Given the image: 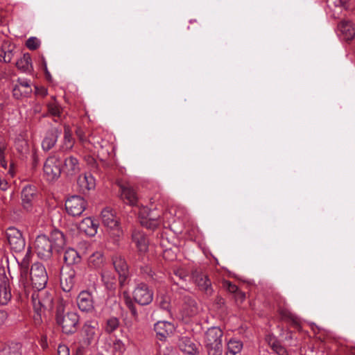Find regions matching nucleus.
Here are the masks:
<instances>
[{
	"instance_id": "1",
	"label": "nucleus",
	"mask_w": 355,
	"mask_h": 355,
	"mask_svg": "<svg viewBox=\"0 0 355 355\" xmlns=\"http://www.w3.org/2000/svg\"><path fill=\"white\" fill-rule=\"evenodd\" d=\"M65 244L64 234L56 229L49 236L38 235L35 240L34 248L38 257L46 261L51 258L53 252H60Z\"/></svg>"
},
{
	"instance_id": "2",
	"label": "nucleus",
	"mask_w": 355,
	"mask_h": 355,
	"mask_svg": "<svg viewBox=\"0 0 355 355\" xmlns=\"http://www.w3.org/2000/svg\"><path fill=\"white\" fill-rule=\"evenodd\" d=\"M55 319L56 324L61 327L64 334L72 335L76 332L80 316L75 311H66L64 303L60 302L57 304Z\"/></svg>"
},
{
	"instance_id": "3",
	"label": "nucleus",
	"mask_w": 355,
	"mask_h": 355,
	"mask_svg": "<svg viewBox=\"0 0 355 355\" xmlns=\"http://www.w3.org/2000/svg\"><path fill=\"white\" fill-rule=\"evenodd\" d=\"M62 159L57 154H53L46 159L43 167L44 175L46 180L53 182L60 178L62 172Z\"/></svg>"
},
{
	"instance_id": "4",
	"label": "nucleus",
	"mask_w": 355,
	"mask_h": 355,
	"mask_svg": "<svg viewBox=\"0 0 355 355\" xmlns=\"http://www.w3.org/2000/svg\"><path fill=\"white\" fill-rule=\"evenodd\" d=\"M30 279L33 288L38 291L44 289L48 281L45 267L40 263H35L30 270Z\"/></svg>"
},
{
	"instance_id": "5",
	"label": "nucleus",
	"mask_w": 355,
	"mask_h": 355,
	"mask_svg": "<svg viewBox=\"0 0 355 355\" xmlns=\"http://www.w3.org/2000/svg\"><path fill=\"white\" fill-rule=\"evenodd\" d=\"M101 220L104 226L110 230V234L114 237H120L123 232L121 229L119 220L113 211L106 207L101 211Z\"/></svg>"
},
{
	"instance_id": "6",
	"label": "nucleus",
	"mask_w": 355,
	"mask_h": 355,
	"mask_svg": "<svg viewBox=\"0 0 355 355\" xmlns=\"http://www.w3.org/2000/svg\"><path fill=\"white\" fill-rule=\"evenodd\" d=\"M112 262L115 271L119 275V284L121 288L128 284L130 277L129 266L124 257L115 254L112 257Z\"/></svg>"
},
{
	"instance_id": "7",
	"label": "nucleus",
	"mask_w": 355,
	"mask_h": 355,
	"mask_svg": "<svg viewBox=\"0 0 355 355\" xmlns=\"http://www.w3.org/2000/svg\"><path fill=\"white\" fill-rule=\"evenodd\" d=\"M153 291L144 283H138L132 292L134 301L141 306L150 304L153 300Z\"/></svg>"
},
{
	"instance_id": "8",
	"label": "nucleus",
	"mask_w": 355,
	"mask_h": 355,
	"mask_svg": "<svg viewBox=\"0 0 355 355\" xmlns=\"http://www.w3.org/2000/svg\"><path fill=\"white\" fill-rule=\"evenodd\" d=\"M87 202L85 198L80 196H71L65 202V209L69 215L80 216L86 209Z\"/></svg>"
},
{
	"instance_id": "9",
	"label": "nucleus",
	"mask_w": 355,
	"mask_h": 355,
	"mask_svg": "<svg viewBox=\"0 0 355 355\" xmlns=\"http://www.w3.org/2000/svg\"><path fill=\"white\" fill-rule=\"evenodd\" d=\"M7 240L10 249L15 252L22 251L26 245L22 233L14 227H10L6 232Z\"/></svg>"
},
{
	"instance_id": "10",
	"label": "nucleus",
	"mask_w": 355,
	"mask_h": 355,
	"mask_svg": "<svg viewBox=\"0 0 355 355\" xmlns=\"http://www.w3.org/2000/svg\"><path fill=\"white\" fill-rule=\"evenodd\" d=\"M98 329V322L96 321H86L80 330V345L83 347H88L95 340L96 337V331Z\"/></svg>"
},
{
	"instance_id": "11",
	"label": "nucleus",
	"mask_w": 355,
	"mask_h": 355,
	"mask_svg": "<svg viewBox=\"0 0 355 355\" xmlns=\"http://www.w3.org/2000/svg\"><path fill=\"white\" fill-rule=\"evenodd\" d=\"M76 303L82 312L92 313L94 310V297L92 292L88 290L80 292L76 298Z\"/></svg>"
},
{
	"instance_id": "12",
	"label": "nucleus",
	"mask_w": 355,
	"mask_h": 355,
	"mask_svg": "<svg viewBox=\"0 0 355 355\" xmlns=\"http://www.w3.org/2000/svg\"><path fill=\"white\" fill-rule=\"evenodd\" d=\"M193 277L199 289L202 291L206 296L210 297L213 295L214 289L212 288L211 282L207 274L200 271H195L193 273Z\"/></svg>"
},
{
	"instance_id": "13",
	"label": "nucleus",
	"mask_w": 355,
	"mask_h": 355,
	"mask_svg": "<svg viewBox=\"0 0 355 355\" xmlns=\"http://www.w3.org/2000/svg\"><path fill=\"white\" fill-rule=\"evenodd\" d=\"M62 134V130L59 128H51L45 134L42 141V148L44 151L50 150L55 145L58 137Z\"/></svg>"
},
{
	"instance_id": "14",
	"label": "nucleus",
	"mask_w": 355,
	"mask_h": 355,
	"mask_svg": "<svg viewBox=\"0 0 355 355\" xmlns=\"http://www.w3.org/2000/svg\"><path fill=\"white\" fill-rule=\"evenodd\" d=\"M36 193V189L34 186L26 185L21 191V205L23 208L28 212L33 210V204Z\"/></svg>"
},
{
	"instance_id": "15",
	"label": "nucleus",
	"mask_w": 355,
	"mask_h": 355,
	"mask_svg": "<svg viewBox=\"0 0 355 355\" xmlns=\"http://www.w3.org/2000/svg\"><path fill=\"white\" fill-rule=\"evenodd\" d=\"M175 330L173 324L166 321H158L154 325V331L159 340H165Z\"/></svg>"
},
{
	"instance_id": "16",
	"label": "nucleus",
	"mask_w": 355,
	"mask_h": 355,
	"mask_svg": "<svg viewBox=\"0 0 355 355\" xmlns=\"http://www.w3.org/2000/svg\"><path fill=\"white\" fill-rule=\"evenodd\" d=\"M62 171L67 177L75 176L80 171L79 161L73 156H69L64 158Z\"/></svg>"
},
{
	"instance_id": "17",
	"label": "nucleus",
	"mask_w": 355,
	"mask_h": 355,
	"mask_svg": "<svg viewBox=\"0 0 355 355\" xmlns=\"http://www.w3.org/2000/svg\"><path fill=\"white\" fill-rule=\"evenodd\" d=\"M223 331L218 327L209 328L205 332L204 343L206 345H222Z\"/></svg>"
},
{
	"instance_id": "18",
	"label": "nucleus",
	"mask_w": 355,
	"mask_h": 355,
	"mask_svg": "<svg viewBox=\"0 0 355 355\" xmlns=\"http://www.w3.org/2000/svg\"><path fill=\"white\" fill-rule=\"evenodd\" d=\"M178 345L181 351L189 355H196L198 353L197 344L189 336H181Z\"/></svg>"
},
{
	"instance_id": "19",
	"label": "nucleus",
	"mask_w": 355,
	"mask_h": 355,
	"mask_svg": "<svg viewBox=\"0 0 355 355\" xmlns=\"http://www.w3.org/2000/svg\"><path fill=\"white\" fill-rule=\"evenodd\" d=\"M76 283V272L72 268H69L68 271L62 272L60 278V284L64 292H69L73 288Z\"/></svg>"
},
{
	"instance_id": "20",
	"label": "nucleus",
	"mask_w": 355,
	"mask_h": 355,
	"mask_svg": "<svg viewBox=\"0 0 355 355\" xmlns=\"http://www.w3.org/2000/svg\"><path fill=\"white\" fill-rule=\"evenodd\" d=\"M121 199L131 206H136L138 202V197L135 190L128 184H120Z\"/></svg>"
},
{
	"instance_id": "21",
	"label": "nucleus",
	"mask_w": 355,
	"mask_h": 355,
	"mask_svg": "<svg viewBox=\"0 0 355 355\" xmlns=\"http://www.w3.org/2000/svg\"><path fill=\"white\" fill-rule=\"evenodd\" d=\"M80 191L85 193L94 189L96 182L94 178L91 174H84L78 177L77 181Z\"/></svg>"
},
{
	"instance_id": "22",
	"label": "nucleus",
	"mask_w": 355,
	"mask_h": 355,
	"mask_svg": "<svg viewBox=\"0 0 355 355\" xmlns=\"http://www.w3.org/2000/svg\"><path fill=\"white\" fill-rule=\"evenodd\" d=\"M79 228L81 231H83L86 234L93 236L97 232L98 225L94 220L90 218L87 217L84 218L79 225Z\"/></svg>"
},
{
	"instance_id": "23",
	"label": "nucleus",
	"mask_w": 355,
	"mask_h": 355,
	"mask_svg": "<svg viewBox=\"0 0 355 355\" xmlns=\"http://www.w3.org/2000/svg\"><path fill=\"white\" fill-rule=\"evenodd\" d=\"M132 238L139 252H145L147 251L148 241L144 233L135 230L132 232Z\"/></svg>"
},
{
	"instance_id": "24",
	"label": "nucleus",
	"mask_w": 355,
	"mask_h": 355,
	"mask_svg": "<svg viewBox=\"0 0 355 355\" xmlns=\"http://www.w3.org/2000/svg\"><path fill=\"white\" fill-rule=\"evenodd\" d=\"M15 46L14 44L11 43L8 40H4L2 42L0 57L3 58V61L4 62L8 63L10 62L12 57H13V51Z\"/></svg>"
},
{
	"instance_id": "25",
	"label": "nucleus",
	"mask_w": 355,
	"mask_h": 355,
	"mask_svg": "<svg viewBox=\"0 0 355 355\" xmlns=\"http://www.w3.org/2000/svg\"><path fill=\"white\" fill-rule=\"evenodd\" d=\"M12 294L9 282L7 279L0 283V304L6 305L11 300Z\"/></svg>"
},
{
	"instance_id": "26",
	"label": "nucleus",
	"mask_w": 355,
	"mask_h": 355,
	"mask_svg": "<svg viewBox=\"0 0 355 355\" xmlns=\"http://www.w3.org/2000/svg\"><path fill=\"white\" fill-rule=\"evenodd\" d=\"M338 27L345 40H351L355 37V28L351 21H342Z\"/></svg>"
},
{
	"instance_id": "27",
	"label": "nucleus",
	"mask_w": 355,
	"mask_h": 355,
	"mask_svg": "<svg viewBox=\"0 0 355 355\" xmlns=\"http://www.w3.org/2000/svg\"><path fill=\"white\" fill-rule=\"evenodd\" d=\"M182 309L187 316H193L198 312V304L194 299L190 297H186L184 298Z\"/></svg>"
},
{
	"instance_id": "28",
	"label": "nucleus",
	"mask_w": 355,
	"mask_h": 355,
	"mask_svg": "<svg viewBox=\"0 0 355 355\" xmlns=\"http://www.w3.org/2000/svg\"><path fill=\"white\" fill-rule=\"evenodd\" d=\"M121 327V322L119 318L110 316L105 320L103 329L107 334H112Z\"/></svg>"
},
{
	"instance_id": "29",
	"label": "nucleus",
	"mask_w": 355,
	"mask_h": 355,
	"mask_svg": "<svg viewBox=\"0 0 355 355\" xmlns=\"http://www.w3.org/2000/svg\"><path fill=\"white\" fill-rule=\"evenodd\" d=\"M52 101L49 102L46 105L48 112L49 114L57 119H54V121L58 122V119H60L62 113V108L60 106V105L57 102L55 96H51Z\"/></svg>"
},
{
	"instance_id": "30",
	"label": "nucleus",
	"mask_w": 355,
	"mask_h": 355,
	"mask_svg": "<svg viewBox=\"0 0 355 355\" xmlns=\"http://www.w3.org/2000/svg\"><path fill=\"white\" fill-rule=\"evenodd\" d=\"M101 279L107 290L113 291L116 286V279L115 275L107 270L101 272Z\"/></svg>"
},
{
	"instance_id": "31",
	"label": "nucleus",
	"mask_w": 355,
	"mask_h": 355,
	"mask_svg": "<svg viewBox=\"0 0 355 355\" xmlns=\"http://www.w3.org/2000/svg\"><path fill=\"white\" fill-rule=\"evenodd\" d=\"M243 343L236 338L230 339L227 344L226 355H236L241 352L243 349Z\"/></svg>"
},
{
	"instance_id": "32",
	"label": "nucleus",
	"mask_w": 355,
	"mask_h": 355,
	"mask_svg": "<svg viewBox=\"0 0 355 355\" xmlns=\"http://www.w3.org/2000/svg\"><path fill=\"white\" fill-rule=\"evenodd\" d=\"M74 144L73 139L72 138L71 132L70 131L69 127L65 125L64 126V134L63 141L62 144L60 146V150L61 151H67L71 150Z\"/></svg>"
},
{
	"instance_id": "33",
	"label": "nucleus",
	"mask_w": 355,
	"mask_h": 355,
	"mask_svg": "<svg viewBox=\"0 0 355 355\" xmlns=\"http://www.w3.org/2000/svg\"><path fill=\"white\" fill-rule=\"evenodd\" d=\"M21 346L18 343L4 345L0 350V355H21Z\"/></svg>"
},
{
	"instance_id": "34",
	"label": "nucleus",
	"mask_w": 355,
	"mask_h": 355,
	"mask_svg": "<svg viewBox=\"0 0 355 355\" xmlns=\"http://www.w3.org/2000/svg\"><path fill=\"white\" fill-rule=\"evenodd\" d=\"M64 261L67 265H73L80 261L81 257L73 248H68L64 253Z\"/></svg>"
},
{
	"instance_id": "35",
	"label": "nucleus",
	"mask_w": 355,
	"mask_h": 355,
	"mask_svg": "<svg viewBox=\"0 0 355 355\" xmlns=\"http://www.w3.org/2000/svg\"><path fill=\"white\" fill-rule=\"evenodd\" d=\"M17 67L23 71H30L32 69L31 58L29 53H24L16 62Z\"/></svg>"
},
{
	"instance_id": "36",
	"label": "nucleus",
	"mask_w": 355,
	"mask_h": 355,
	"mask_svg": "<svg viewBox=\"0 0 355 355\" xmlns=\"http://www.w3.org/2000/svg\"><path fill=\"white\" fill-rule=\"evenodd\" d=\"M279 313L282 319L291 322L292 324L296 329H300V325L295 315L291 313L288 310L286 309H280Z\"/></svg>"
},
{
	"instance_id": "37",
	"label": "nucleus",
	"mask_w": 355,
	"mask_h": 355,
	"mask_svg": "<svg viewBox=\"0 0 355 355\" xmlns=\"http://www.w3.org/2000/svg\"><path fill=\"white\" fill-rule=\"evenodd\" d=\"M28 277H30V271H29V266L28 263L26 261H23L20 264V283L26 286V284L28 283Z\"/></svg>"
},
{
	"instance_id": "38",
	"label": "nucleus",
	"mask_w": 355,
	"mask_h": 355,
	"mask_svg": "<svg viewBox=\"0 0 355 355\" xmlns=\"http://www.w3.org/2000/svg\"><path fill=\"white\" fill-rule=\"evenodd\" d=\"M89 263L94 268H100L104 263V256L101 252L93 253L89 259Z\"/></svg>"
},
{
	"instance_id": "39",
	"label": "nucleus",
	"mask_w": 355,
	"mask_h": 355,
	"mask_svg": "<svg viewBox=\"0 0 355 355\" xmlns=\"http://www.w3.org/2000/svg\"><path fill=\"white\" fill-rule=\"evenodd\" d=\"M35 295L39 298V300L42 302L43 306L44 308H51L53 304V297L49 293L45 291L44 293H37Z\"/></svg>"
},
{
	"instance_id": "40",
	"label": "nucleus",
	"mask_w": 355,
	"mask_h": 355,
	"mask_svg": "<svg viewBox=\"0 0 355 355\" xmlns=\"http://www.w3.org/2000/svg\"><path fill=\"white\" fill-rule=\"evenodd\" d=\"M207 352V355H222L223 345L216 344L214 345L205 346Z\"/></svg>"
},
{
	"instance_id": "41",
	"label": "nucleus",
	"mask_w": 355,
	"mask_h": 355,
	"mask_svg": "<svg viewBox=\"0 0 355 355\" xmlns=\"http://www.w3.org/2000/svg\"><path fill=\"white\" fill-rule=\"evenodd\" d=\"M159 223L160 221H159L158 219H148L141 218L140 220L141 225L150 230L155 229L159 225Z\"/></svg>"
},
{
	"instance_id": "42",
	"label": "nucleus",
	"mask_w": 355,
	"mask_h": 355,
	"mask_svg": "<svg viewBox=\"0 0 355 355\" xmlns=\"http://www.w3.org/2000/svg\"><path fill=\"white\" fill-rule=\"evenodd\" d=\"M32 302L34 312H44L45 310L48 309L47 308H44L43 306V303L41 300H39V298L36 297L35 294H33L32 295Z\"/></svg>"
},
{
	"instance_id": "43",
	"label": "nucleus",
	"mask_w": 355,
	"mask_h": 355,
	"mask_svg": "<svg viewBox=\"0 0 355 355\" xmlns=\"http://www.w3.org/2000/svg\"><path fill=\"white\" fill-rule=\"evenodd\" d=\"M31 94H26V89H21L20 85H15L12 89V95L17 98L19 99L24 97H28Z\"/></svg>"
},
{
	"instance_id": "44",
	"label": "nucleus",
	"mask_w": 355,
	"mask_h": 355,
	"mask_svg": "<svg viewBox=\"0 0 355 355\" xmlns=\"http://www.w3.org/2000/svg\"><path fill=\"white\" fill-rule=\"evenodd\" d=\"M125 305L129 309L131 315L134 318L135 321H138L139 320V314L136 308V306L135 305L134 302L131 300L130 298H128L125 300Z\"/></svg>"
},
{
	"instance_id": "45",
	"label": "nucleus",
	"mask_w": 355,
	"mask_h": 355,
	"mask_svg": "<svg viewBox=\"0 0 355 355\" xmlns=\"http://www.w3.org/2000/svg\"><path fill=\"white\" fill-rule=\"evenodd\" d=\"M271 348L278 355H288L286 349L277 340H274L271 344Z\"/></svg>"
},
{
	"instance_id": "46",
	"label": "nucleus",
	"mask_w": 355,
	"mask_h": 355,
	"mask_svg": "<svg viewBox=\"0 0 355 355\" xmlns=\"http://www.w3.org/2000/svg\"><path fill=\"white\" fill-rule=\"evenodd\" d=\"M76 136L78 137L80 142L85 146L87 144H92V141L90 139H88L84 131L80 128H78L76 130Z\"/></svg>"
},
{
	"instance_id": "47",
	"label": "nucleus",
	"mask_w": 355,
	"mask_h": 355,
	"mask_svg": "<svg viewBox=\"0 0 355 355\" xmlns=\"http://www.w3.org/2000/svg\"><path fill=\"white\" fill-rule=\"evenodd\" d=\"M15 148L21 154H26L28 151V144L24 139H18L16 141Z\"/></svg>"
},
{
	"instance_id": "48",
	"label": "nucleus",
	"mask_w": 355,
	"mask_h": 355,
	"mask_svg": "<svg viewBox=\"0 0 355 355\" xmlns=\"http://www.w3.org/2000/svg\"><path fill=\"white\" fill-rule=\"evenodd\" d=\"M26 45L30 50H36L40 45V41L35 37H31L27 40Z\"/></svg>"
},
{
	"instance_id": "49",
	"label": "nucleus",
	"mask_w": 355,
	"mask_h": 355,
	"mask_svg": "<svg viewBox=\"0 0 355 355\" xmlns=\"http://www.w3.org/2000/svg\"><path fill=\"white\" fill-rule=\"evenodd\" d=\"M113 350L121 354L125 352V345L120 339H116L113 343Z\"/></svg>"
},
{
	"instance_id": "50",
	"label": "nucleus",
	"mask_w": 355,
	"mask_h": 355,
	"mask_svg": "<svg viewBox=\"0 0 355 355\" xmlns=\"http://www.w3.org/2000/svg\"><path fill=\"white\" fill-rule=\"evenodd\" d=\"M17 85H20L21 89H26V94L32 93V88L30 85V80L27 79L18 78Z\"/></svg>"
},
{
	"instance_id": "51",
	"label": "nucleus",
	"mask_w": 355,
	"mask_h": 355,
	"mask_svg": "<svg viewBox=\"0 0 355 355\" xmlns=\"http://www.w3.org/2000/svg\"><path fill=\"white\" fill-rule=\"evenodd\" d=\"M222 284H223V287L226 291H227L228 292H230L231 293H234L239 289L236 285L232 284L231 282H230L228 280L223 281Z\"/></svg>"
},
{
	"instance_id": "52",
	"label": "nucleus",
	"mask_w": 355,
	"mask_h": 355,
	"mask_svg": "<svg viewBox=\"0 0 355 355\" xmlns=\"http://www.w3.org/2000/svg\"><path fill=\"white\" fill-rule=\"evenodd\" d=\"M58 355H70L69 349L67 345H60L58 348Z\"/></svg>"
},
{
	"instance_id": "53",
	"label": "nucleus",
	"mask_w": 355,
	"mask_h": 355,
	"mask_svg": "<svg viewBox=\"0 0 355 355\" xmlns=\"http://www.w3.org/2000/svg\"><path fill=\"white\" fill-rule=\"evenodd\" d=\"M141 272L143 274H146L148 277L151 279H153V276L155 273L152 271L151 268L149 266H144L141 267Z\"/></svg>"
},
{
	"instance_id": "54",
	"label": "nucleus",
	"mask_w": 355,
	"mask_h": 355,
	"mask_svg": "<svg viewBox=\"0 0 355 355\" xmlns=\"http://www.w3.org/2000/svg\"><path fill=\"white\" fill-rule=\"evenodd\" d=\"M43 313L44 312H34L33 320H34V323L36 325H40L42 323V315Z\"/></svg>"
},
{
	"instance_id": "55",
	"label": "nucleus",
	"mask_w": 355,
	"mask_h": 355,
	"mask_svg": "<svg viewBox=\"0 0 355 355\" xmlns=\"http://www.w3.org/2000/svg\"><path fill=\"white\" fill-rule=\"evenodd\" d=\"M234 294L235 295V298H236V301H240L241 302H242L245 299V293L239 291V289Z\"/></svg>"
},
{
	"instance_id": "56",
	"label": "nucleus",
	"mask_w": 355,
	"mask_h": 355,
	"mask_svg": "<svg viewBox=\"0 0 355 355\" xmlns=\"http://www.w3.org/2000/svg\"><path fill=\"white\" fill-rule=\"evenodd\" d=\"M35 93L37 95H40V96L44 97L48 94V90L46 88H45L44 87H35Z\"/></svg>"
},
{
	"instance_id": "57",
	"label": "nucleus",
	"mask_w": 355,
	"mask_h": 355,
	"mask_svg": "<svg viewBox=\"0 0 355 355\" xmlns=\"http://www.w3.org/2000/svg\"><path fill=\"white\" fill-rule=\"evenodd\" d=\"M215 304L217 308H222L225 305V300L220 295H217L214 300Z\"/></svg>"
},
{
	"instance_id": "58",
	"label": "nucleus",
	"mask_w": 355,
	"mask_h": 355,
	"mask_svg": "<svg viewBox=\"0 0 355 355\" xmlns=\"http://www.w3.org/2000/svg\"><path fill=\"white\" fill-rule=\"evenodd\" d=\"M8 317V313L4 310H0V326L3 324Z\"/></svg>"
},
{
	"instance_id": "59",
	"label": "nucleus",
	"mask_w": 355,
	"mask_h": 355,
	"mask_svg": "<svg viewBox=\"0 0 355 355\" xmlns=\"http://www.w3.org/2000/svg\"><path fill=\"white\" fill-rule=\"evenodd\" d=\"M141 218H148V219H158L159 221H160L159 216H155L153 215V213L152 211H150L147 214L146 216H142L141 217Z\"/></svg>"
},
{
	"instance_id": "60",
	"label": "nucleus",
	"mask_w": 355,
	"mask_h": 355,
	"mask_svg": "<svg viewBox=\"0 0 355 355\" xmlns=\"http://www.w3.org/2000/svg\"><path fill=\"white\" fill-rule=\"evenodd\" d=\"M4 148L0 143V160L2 161V159L4 158Z\"/></svg>"
},
{
	"instance_id": "61",
	"label": "nucleus",
	"mask_w": 355,
	"mask_h": 355,
	"mask_svg": "<svg viewBox=\"0 0 355 355\" xmlns=\"http://www.w3.org/2000/svg\"><path fill=\"white\" fill-rule=\"evenodd\" d=\"M175 275L178 277L180 279H182L184 277V275L182 274V271H177L175 272Z\"/></svg>"
},
{
	"instance_id": "62",
	"label": "nucleus",
	"mask_w": 355,
	"mask_h": 355,
	"mask_svg": "<svg viewBox=\"0 0 355 355\" xmlns=\"http://www.w3.org/2000/svg\"><path fill=\"white\" fill-rule=\"evenodd\" d=\"M288 336L286 337V339H292L293 338V333L291 331L288 332Z\"/></svg>"
},
{
	"instance_id": "63",
	"label": "nucleus",
	"mask_w": 355,
	"mask_h": 355,
	"mask_svg": "<svg viewBox=\"0 0 355 355\" xmlns=\"http://www.w3.org/2000/svg\"><path fill=\"white\" fill-rule=\"evenodd\" d=\"M171 250H166V251L164 252V258H166V257H167V256H168V254H169L171 253Z\"/></svg>"
},
{
	"instance_id": "64",
	"label": "nucleus",
	"mask_w": 355,
	"mask_h": 355,
	"mask_svg": "<svg viewBox=\"0 0 355 355\" xmlns=\"http://www.w3.org/2000/svg\"><path fill=\"white\" fill-rule=\"evenodd\" d=\"M46 76L47 78L51 77L50 73L48 71V70L46 69Z\"/></svg>"
}]
</instances>
